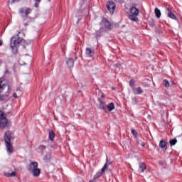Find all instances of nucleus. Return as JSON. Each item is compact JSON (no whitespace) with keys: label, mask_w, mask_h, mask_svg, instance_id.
I'll list each match as a JSON object with an SVG mask.
<instances>
[{"label":"nucleus","mask_w":182,"mask_h":182,"mask_svg":"<svg viewBox=\"0 0 182 182\" xmlns=\"http://www.w3.org/2000/svg\"><path fill=\"white\" fill-rule=\"evenodd\" d=\"M21 32H18L16 36L11 37L10 41V48L12 53H18V48H19V43L22 42V38L19 37Z\"/></svg>","instance_id":"1"},{"label":"nucleus","mask_w":182,"mask_h":182,"mask_svg":"<svg viewBox=\"0 0 182 182\" xmlns=\"http://www.w3.org/2000/svg\"><path fill=\"white\" fill-rule=\"evenodd\" d=\"M11 139H12V132L11 131L6 132L4 134V141L7 149V153H14V146L11 144Z\"/></svg>","instance_id":"2"},{"label":"nucleus","mask_w":182,"mask_h":182,"mask_svg":"<svg viewBox=\"0 0 182 182\" xmlns=\"http://www.w3.org/2000/svg\"><path fill=\"white\" fill-rule=\"evenodd\" d=\"M18 12L23 19V25H25V26H28V22H25V21H29L28 16L29 14H31V12H32V9L27 7H23L20 9Z\"/></svg>","instance_id":"3"},{"label":"nucleus","mask_w":182,"mask_h":182,"mask_svg":"<svg viewBox=\"0 0 182 182\" xmlns=\"http://www.w3.org/2000/svg\"><path fill=\"white\" fill-rule=\"evenodd\" d=\"M28 170L34 177H39L41 169L38 168V162H31L29 165Z\"/></svg>","instance_id":"4"},{"label":"nucleus","mask_w":182,"mask_h":182,"mask_svg":"<svg viewBox=\"0 0 182 182\" xmlns=\"http://www.w3.org/2000/svg\"><path fill=\"white\" fill-rule=\"evenodd\" d=\"M8 124V119H6V115L4 112L0 111V127L1 129H5Z\"/></svg>","instance_id":"5"},{"label":"nucleus","mask_w":182,"mask_h":182,"mask_svg":"<svg viewBox=\"0 0 182 182\" xmlns=\"http://www.w3.org/2000/svg\"><path fill=\"white\" fill-rule=\"evenodd\" d=\"M107 7L108 11H109L110 14L113 15L114 14V11L116 10V4L113 1L107 2Z\"/></svg>","instance_id":"6"},{"label":"nucleus","mask_w":182,"mask_h":182,"mask_svg":"<svg viewBox=\"0 0 182 182\" xmlns=\"http://www.w3.org/2000/svg\"><path fill=\"white\" fill-rule=\"evenodd\" d=\"M4 90H9V87L6 85V81L1 80L0 81V93H2Z\"/></svg>","instance_id":"7"},{"label":"nucleus","mask_w":182,"mask_h":182,"mask_svg":"<svg viewBox=\"0 0 182 182\" xmlns=\"http://www.w3.org/2000/svg\"><path fill=\"white\" fill-rule=\"evenodd\" d=\"M11 93V91L9 90H7L5 94H0V102H4L9 97V94Z\"/></svg>","instance_id":"8"},{"label":"nucleus","mask_w":182,"mask_h":182,"mask_svg":"<svg viewBox=\"0 0 182 182\" xmlns=\"http://www.w3.org/2000/svg\"><path fill=\"white\" fill-rule=\"evenodd\" d=\"M166 11H167V15L168 16V18H171V19H173L174 21H176V19H177V16H175L174 14H173V12L171 11V10L168 8H166Z\"/></svg>","instance_id":"9"},{"label":"nucleus","mask_w":182,"mask_h":182,"mask_svg":"<svg viewBox=\"0 0 182 182\" xmlns=\"http://www.w3.org/2000/svg\"><path fill=\"white\" fill-rule=\"evenodd\" d=\"M134 95H141L143 93V88L141 87L133 88Z\"/></svg>","instance_id":"10"},{"label":"nucleus","mask_w":182,"mask_h":182,"mask_svg":"<svg viewBox=\"0 0 182 182\" xmlns=\"http://www.w3.org/2000/svg\"><path fill=\"white\" fill-rule=\"evenodd\" d=\"M146 164L144 163H139V173H144V171H146Z\"/></svg>","instance_id":"11"},{"label":"nucleus","mask_w":182,"mask_h":182,"mask_svg":"<svg viewBox=\"0 0 182 182\" xmlns=\"http://www.w3.org/2000/svg\"><path fill=\"white\" fill-rule=\"evenodd\" d=\"M109 166H110V162H109V159L107 156L106 163L102 168V172L105 173V171H106V170H107V168H109Z\"/></svg>","instance_id":"12"},{"label":"nucleus","mask_w":182,"mask_h":182,"mask_svg":"<svg viewBox=\"0 0 182 182\" xmlns=\"http://www.w3.org/2000/svg\"><path fill=\"white\" fill-rule=\"evenodd\" d=\"M102 23L105 26V28H110V26H112V23H110V21H109L106 18L102 19Z\"/></svg>","instance_id":"13"},{"label":"nucleus","mask_w":182,"mask_h":182,"mask_svg":"<svg viewBox=\"0 0 182 182\" xmlns=\"http://www.w3.org/2000/svg\"><path fill=\"white\" fill-rule=\"evenodd\" d=\"M159 147H161V149H163V150H167V145L166 144V141H164V139H162L160 142H159Z\"/></svg>","instance_id":"14"},{"label":"nucleus","mask_w":182,"mask_h":182,"mask_svg":"<svg viewBox=\"0 0 182 182\" xmlns=\"http://www.w3.org/2000/svg\"><path fill=\"white\" fill-rule=\"evenodd\" d=\"M130 12L131 14H132V15H136V16H139V9H137V8L136 7H132L130 9Z\"/></svg>","instance_id":"15"},{"label":"nucleus","mask_w":182,"mask_h":182,"mask_svg":"<svg viewBox=\"0 0 182 182\" xmlns=\"http://www.w3.org/2000/svg\"><path fill=\"white\" fill-rule=\"evenodd\" d=\"M75 63V61L72 58H68L67 60V65L68 68H73V64Z\"/></svg>","instance_id":"16"},{"label":"nucleus","mask_w":182,"mask_h":182,"mask_svg":"<svg viewBox=\"0 0 182 182\" xmlns=\"http://www.w3.org/2000/svg\"><path fill=\"white\" fill-rule=\"evenodd\" d=\"M100 101V109H102L103 110H106L107 109V105H106V102H105L104 101H102L100 100H99Z\"/></svg>","instance_id":"17"},{"label":"nucleus","mask_w":182,"mask_h":182,"mask_svg":"<svg viewBox=\"0 0 182 182\" xmlns=\"http://www.w3.org/2000/svg\"><path fill=\"white\" fill-rule=\"evenodd\" d=\"M103 171L101 170L98 172H97V173L94 176V180H97V178H99V177H102V176H103Z\"/></svg>","instance_id":"18"},{"label":"nucleus","mask_w":182,"mask_h":182,"mask_svg":"<svg viewBox=\"0 0 182 182\" xmlns=\"http://www.w3.org/2000/svg\"><path fill=\"white\" fill-rule=\"evenodd\" d=\"M107 109L109 112L114 110V104L113 102L109 103L108 105H107Z\"/></svg>","instance_id":"19"},{"label":"nucleus","mask_w":182,"mask_h":182,"mask_svg":"<svg viewBox=\"0 0 182 182\" xmlns=\"http://www.w3.org/2000/svg\"><path fill=\"white\" fill-rule=\"evenodd\" d=\"M86 53L88 55V56L92 57L93 55H95V52L92 50L90 48H86Z\"/></svg>","instance_id":"20"},{"label":"nucleus","mask_w":182,"mask_h":182,"mask_svg":"<svg viewBox=\"0 0 182 182\" xmlns=\"http://www.w3.org/2000/svg\"><path fill=\"white\" fill-rule=\"evenodd\" d=\"M129 18L131 21H134V22H137V21H139V18H137V16L134 14L129 15Z\"/></svg>","instance_id":"21"},{"label":"nucleus","mask_w":182,"mask_h":182,"mask_svg":"<svg viewBox=\"0 0 182 182\" xmlns=\"http://www.w3.org/2000/svg\"><path fill=\"white\" fill-rule=\"evenodd\" d=\"M6 177H16V172L13 171L11 173H5Z\"/></svg>","instance_id":"22"},{"label":"nucleus","mask_w":182,"mask_h":182,"mask_svg":"<svg viewBox=\"0 0 182 182\" xmlns=\"http://www.w3.org/2000/svg\"><path fill=\"white\" fill-rule=\"evenodd\" d=\"M154 12L156 18H160V16H161V11H160V9H159L158 8L155 9Z\"/></svg>","instance_id":"23"},{"label":"nucleus","mask_w":182,"mask_h":182,"mask_svg":"<svg viewBox=\"0 0 182 182\" xmlns=\"http://www.w3.org/2000/svg\"><path fill=\"white\" fill-rule=\"evenodd\" d=\"M129 86H131V87L133 89H134V86H136V82L134 81V80H131L129 82Z\"/></svg>","instance_id":"24"},{"label":"nucleus","mask_w":182,"mask_h":182,"mask_svg":"<svg viewBox=\"0 0 182 182\" xmlns=\"http://www.w3.org/2000/svg\"><path fill=\"white\" fill-rule=\"evenodd\" d=\"M54 138H55V133L53 132V131H50L49 132V139H50V140H53Z\"/></svg>","instance_id":"25"},{"label":"nucleus","mask_w":182,"mask_h":182,"mask_svg":"<svg viewBox=\"0 0 182 182\" xmlns=\"http://www.w3.org/2000/svg\"><path fill=\"white\" fill-rule=\"evenodd\" d=\"M21 0H9V5H14V4H18Z\"/></svg>","instance_id":"26"},{"label":"nucleus","mask_w":182,"mask_h":182,"mask_svg":"<svg viewBox=\"0 0 182 182\" xmlns=\"http://www.w3.org/2000/svg\"><path fill=\"white\" fill-rule=\"evenodd\" d=\"M163 85L165 87H170V82L167 80H164Z\"/></svg>","instance_id":"27"},{"label":"nucleus","mask_w":182,"mask_h":182,"mask_svg":"<svg viewBox=\"0 0 182 182\" xmlns=\"http://www.w3.org/2000/svg\"><path fill=\"white\" fill-rule=\"evenodd\" d=\"M170 145L171 146H175L176 145V143H177V139H171L170 141Z\"/></svg>","instance_id":"28"},{"label":"nucleus","mask_w":182,"mask_h":182,"mask_svg":"<svg viewBox=\"0 0 182 182\" xmlns=\"http://www.w3.org/2000/svg\"><path fill=\"white\" fill-rule=\"evenodd\" d=\"M136 143L139 146H141V147H144L146 146V144L144 142L139 141V140H137Z\"/></svg>","instance_id":"29"},{"label":"nucleus","mask_w":182,"mask_h":182,"mask_svg":"<svg viewBox=\"0 0 182 182\" xmlns=\"http://www.w3.org/2000/svg\"><path fill=\"white\" fill-rule=\"evenodd\" d=\"M132 134H133V136H134L135 137H137V132H136V130H134V129H132Z\"/></svg>","instance_id":"30"},{"label":"nucleus","mask_w":182,"mask_h":182,"mask_svg":"<svg viewBox=\"0 0 182 182\" xmlns=\"http://www.w3.org/2000/svg\"><path fill=\"white\" fill-rule=\"evenodd\" d=\"M13 96H14V97H15V99H18V95H16V93H14V95H13Z\"/></svg>","instance_id":"31"},{"label":"nucleus","mask_w":182,"mask_h":182,"mask_svg":"<svg viewBox=\"0 0 182 182\" xmlns=\"http://www.w3.org/2000/svg\"><path fill=\"white\" fill-rule=\"evenodd\" d=\"M2 45H4V41H2V40H0V46H2Z\"/></svg>","instance_id":"32"},{"label":"nucleus","mask_w":182,"mask_h":182,"mask_svg":"<svg viewBox=\"0 0 182 182\" xmlns=\"http://www.w3.org/2000/svg\"><path fill=\"white\" fill-rule=\"evenodd\" d=\"M40 149H46V146L43 145L40 146Z\"/></svg>","instance_id":"33"},{"label":"nucleus","mask_w":182,"mask_h":182,"mask_svg":"<svg viewBox=\"0 0 182 182\" xmlns=\"http://www.w3.org/2000/svg\"><path fill=\"white\" fill-rule=\"evenodd\" d=\"M5 73H6V75H9V70H6V72H5Z\"/></svg>","instance_id":"34"},{"label":"nucleus","mask_w":182,"mask_h":182,"mask_svg":"<svg viewBox=\"0 0 182 182\" xmlns=\"http://www.w3.org/2000/svg\"><path fill=\"white\" fill-rule=\"evenodd\" d=\"M35 6H36V8H38V3L35 4Z\"/></svg>","instance_id":"35"},{"label":"nucleus","mask_w":182,"mask_h":182,"mask_svg":"<svg viewBox=\"0 0 182 182\" xmlns=\"http://www.w3.org/2000/svg\"><path fill=\"white\" fill-rule=\"evenodd\" d=\"M36 2H41V0H35Z\"/></svg>","instance_id":"36"},{"label":"nucleus","mask_w":182,"mask_h":182,"mask_svg":"<svg viewBox=\"0 0 182 182\" xmlns=\"http://www.w3.org/2000/svg\"><path fill=\"white\" fill-rule=\"evenodd\" d=\"M159 164H163V162L161 161H160Z\"/></svg>","instance_id":"37"},{"label":"nucleus","mask_w":182,"mask_h":182,"mask_svg":"<svg viewBox=\"0 0 182 182\" xmlns=\"http://www.w3.org/2000/svg\"><path fill=\"white\" fill-rule=\"evenodd\" d=\"M102 97H105V95H102Z\"/></svg>","instance_id":"38"}]
</instances>
